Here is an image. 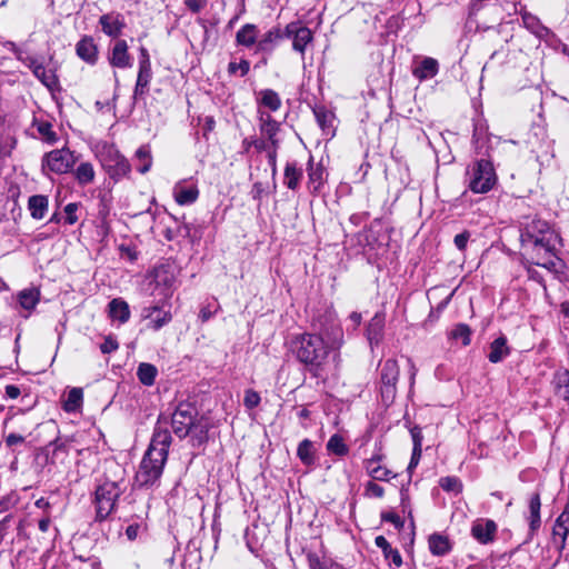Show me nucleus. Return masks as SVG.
Segmentation results:
<instances>
[{"mask_svg":"<svg viewBox=\"0 0 569 569\" xmlns=\"http://www.w3.org/2000/svg\"><path fill=\"white\" fill-rule=\"evenodd\" d=\"M468 188L473 193H487L497 182V176L490 161L481 159L473 162L467 171Z\"/></svg>","mask_w":569,"mask_h":569,"instance_id":"nucleus-6","label":"nucleus"},{"mask_svg":"<svg viewBox=\"0 0 569 569\" xmlns=\"http://www.w3.org/2000/svg\"><path fill=\"white\" fill-rule=\"evenodd\" d=\"M470 232L463 231L459 234H457L453 239L455 246L460 250L463 251L467 248V243L470 239Z\"/></svg>","mask_w":569,"mask_h":569,"instance_id":"nucleus-52","label":"nucleus"},{"mask_svg":"<svg viewBox=\"0 0 569 569\" xmlns=\"http://www.w3.org/2000/svg\"><path fill=\"white\" fill-rule=\"evenodd\" d=\"M540 527V513L530 515V529L532 531L537 530Z\"/></svg>","mask_w":569,"mask_h":569,"instance_id":"nucleus-64","label":"nucleus"},{"mask_svg":"<svg viewBox=\"0 0 569 569\" xmlns=\"http://www.w3.org/2000/svg\"><path fill=\"white\" fill-rule=\"evenodd\" d=\"M4 440H6V445L8 447H13V446L23 443L24 437L17 435V433H9L8 436H6Z\"/></svg>","mask_w":569,"mask_h":569,"instance_id":"nucleus-57","label":"nucleus"},{"mask_svg":"<svg viewBox=\"0 0 569 569\" xmlns=\"http://www.w3.org/2000/svg\"><path fill=\"white\" fill-rule=\"evenodd\" d=\"M497 526L492 520H477L471 528L472 537L480 543H488L493 540Z\"/></svg>","mask_w":569,"mask_h":569,"instance_id":"nucleus-15","label":"nucleus"},{"mask_svg":"<svg viewBox=\"0 0 569 569\" xmlns=\"http://www.w3.org/2000/svg\"><path fill=\"white\" fill-rule=\"evenodd\" d=\"M102 167L112 179H119L130 172L128 160L112 146L104 144L98 153Z\"/></svg>","mask_w":569,"mask_h":569,"instance_id":"nucleus-7","label":"nucleus"},{"mask_svg":"<svg viewBox=\"0 0 569 569\" xmlns=\"http://www.w3.org/2000/svg\"><path fill=\"white\" fill-rule=\"evenodd\" d=\"M94 169L90 162H82L74 171V177L79 184L87 186L94 180Z\"/></svg>","mask_w":569,"mask_h":569,"instance_id":"nucleus-35","label":"nucleus"},{"mask_svg":"<svg viewBox=\"0 0 569 569\" xmlns=\"http://www.w3.org/2000/svg\"><path fill=\"white\" fill-rule=\"evenodd\" d=\"M140 61L139 66H151L150 56L144 47L140 48Z\"/></svg>","mask_w":569,"mask_h":569,"instance_id":"nucleus-61","label":"nucleus"},{"mask_svg":"<svg viewBox=\"0 0 569 569\" xmlns=\"http://www.w3.org/2000/svg\"><path fill=\"white\" fill-rule=\"evenodd\" d=\"M284 36L292 38L293 50L305 53L306 47L312 41L313 34L311 30L305 26H300L298 22H291L287 24L284 29Z\"/></svg>","mask_w":569,"mask_h":569,"instance_id":"nucleus-10","label":"nucleus"},{"mask_svg":"<svg viewBox=\"0 0 569 569\" xmlns=\"http://www.w3.org/2000/svg\"><path fill=\"white\" fill-rule=\"evenodd\" d=\"M368 475L379 481H388L391 478H395L396 475L392 473L391 470L387 469L386 467L378 466L377 468H371V466L368 467Z\"/></svg>","mask_w":569,"mask_h":569,"instance_id":"nucleus-43","label":"nucleus"},{"mask_svg":"<svg viewBox=\"0 0 569 569\" xmlns=\"http://www.w3.org/2000/svg\"><path fill=\"white\" fill-rule=\"evenodd\" d=\"M143 316L150 319L149 327L153 330H159L161 327L169 323L172 318L169 311L160 312L158 307L144 308Z\"/></svg>","mask_w":569,"mask_h":569,"instance_id":"nucleus-20","label":"nucleus"},{"mask_svg":"<svg viewBox=\"0 0 569 569\" xmlns=\"http://www.w3.org/2000/svg\"><path fill=\"white\" fill-rule=\"evenodd\" d=\"M376 546L379 547L386 559L391 560L396 568L401 567L402 558L397 549H392L388 540L383 536H378L375 539Z\"/></svg>","mask_w":569,"mask_h":569,"instance_id":"nucleus-29","label":"nucleus"},{"mask_svg":"<svg viewBox=\"0 0 569 569\" xmlns=\"http://www.w3.org/2000/svg\"><path fill=\"white\" fill-rule=\"evenodd\" d=\"M4 393H6L7 398H9V399H17L20 396L21 390L17 386L8 385L4 388Z\"/></svg>","mask_w":569,"mask_h":569,"instance_id":"nucleus-59","label":"nucleus"},{"mask_svg":"<svg viewBox=\"0 0 569 569\" xmlns=\"http://www.w3.org/2000/svg\"><path fill=\"white\" fill-rule=\"evenodd\" d=\"M471 330L465 323H459L451 331V338L455 340H461L463 346H468L470 343Z\"/></svg>","mask_w":569,"mask_h":569,"instance_id":"nucleus-42","label":"nucleus"},{"mask_svg":"<svg viewBox=\"0 0 569 569\" xmlns=\"http://www.w3.org/2000/svg\"><path fill=\"white\" fill-rule=\"evenodd\" d=\"M438 61L433 58L426 57L412 69V74L420 81H423L433 78L438 73Z\"/></svg>","mask_w":569,"mask_h":569,"instance_id":"nucleus-17","label":"nucleus"},{"mask_svg":"<svg viewBox=\"0 0 569 569\" xmlns=\"http://www.w3.org/2000/svg\"><path fill=\"white\" fill-rule=\"evenodd\" d=\"M48 198L46 196L37 194L29 198L28 208L30 214L34 219H42L48 209Z\"/></svg>","mask_w":569,"mask_h":569,"instance_id":"nucleus-27","label":"nucleus"},{"mask_svg":"<svg viewBox=\"0 0 569 569\" xmlns=\"http://www.w3.org/2000/svg\"><path fill=\"white\" fill-rule=\"evenodd\" d=\"M385 490L381 486L377 485L373 481H369L366 485V495L369 497L382 498Z\"/></svg>","mask_w":569,"mask_h":569,"instance_id":"nucleus-49","label":"nucleus"},{"mask_svg":"<svg viewBox=\"0 0 569 569\" xmlns=\"http://www.w3.org/2000/svg\"><path fill=\"white\" fill-rule=\"evenodd\" d=\"M109 316L112 320H117L120 323H126L130 318L129 305L120 299L116 298L109 302Z\"/></svg>","mask_w":569,"mask_h":569,"instance_id":"nucleus-21","label":"nucleus"},{"mask_svg":"<svg viewBox=\"0 0 569 569\" xmlns=\"http://www.w3.org/2000/svg\"><path fill=\"white\" fill-rule=\"evenodd\" d=\"M40 290L36 287L26 288L17 293L20 308L26 311L23 317H29L40 301Z\"/></svg>","mask_w":569,"mask_h":569,"instance_id":"nucleus-13","label":"nucleus"},{"mask_svg":"<svg viewBox=\"0 0 569 569\" xmlns=\"http://www.w3.org/2000/svg\"><path fill=\"white\" fill-rule=\"evenodd\" d=\"M167 423L168 419L161 415L158 419V426L154 429L149 448L136 473V482L139 487L153 486L162 475L171 443V436L166 428Z\"/></svg>","mask_w":569,"mask_h":569,"instance_id":"nucleus-2","label":"nucleus"},{"mask_svg":"<svg viewBox=\"0 0 569 569\" xmlns=\"http://www.w3.org/2000/svg\"><path fill=\"white\" fill-rule=\"evenodd\" d=\"M32 73L48 88H53L57 84V77L54 73L48 71L42 63L40 66H34V71Z\"/></svg>","mask_w":569,"mask_h":569,"instance_id":"nucleus-40","label":"nucleus"},{"mask_svg":"<svg viewBox=\"0 0 569 569\" xmlns=\"http://www.w3.org/2000/svg\"><path fill=\"white\" fill-rule=\"evenodd\" d=\"M508 355H509V348L507 346V340L505 337H499L491 342L490 351L488 355V359L490 362L497 363V362L501 361Z\"/></svg>","mask_w":569,"mask_h":569,"instance_id":"nucleus-26","label":"nucleus"},{"mask_svg":"<svg viewBox=\"0 0 569 569\" xmlns=\"http://www.w3.org/2000/svg\"><path fill=\"white\" fill-rule=\"evenodd\" d=\"M119 348L118 341L111 336L106 337L104 341L100 345L102 353H111Z\"/></svg>","mask_w":569,"mask_h":569,"instance_id":"nucleus-48","label":"nucleus"},{"mask_svg":"<svg viewBox=\"0 0 569 569\" xmlns=\"http://www.w3.org/2000/svg\"><path fill=\"white\" fill-rule=\"evenodd\" d=\"M184 4L192 12H199L204 8L206 0H184Z\"/></svg>","mask_w":569,"mask_h":569,"instance_id":"nucleus-56","label":"nucleus"},{"mask_svg":"<svg viewBox=\"0 0 569 569\" xmlns=\"http://www.w3.org/2000/svg\"><path fill=\"white\" fill-rule=\"evenodd\" d=\"M213 313L214 311H212L209 306H206L201 308L199 318L202 322H206L212 317Z\"/></svg>","mask_w":569,"mask_h":569,"instance_id":"nucleus-63","label":"nucleus"},{"mask_svg":"<svg viewBox=\"0 0 569 569\" xmlns=\"http://www.w3.org/2000/svg\"><path fill=\"white\" fill-rule=\"evenodd\" d=\"M308 177L309 183L317 191L325 182L326 171L321 163H315L313 158L311 157L308 161Z\"/></svg>","mask_w":569,"mask_h":569,"instance_id":"nucleus-25","label":"nucleus"},{"mask_svg":"<svg viewBox=\"0 0 569 569\" xmlns=\"http://www.w3.org/2000/svg\"><path fill=\"white\" fill-rule=\"evenodd\" d=\"M83 393L80 388H72L63 403V409L68 412L76 411L81 407Z\"/></svg>","mask_w":569,"mask_h":569,"instance_id":"nucleus-37","label":"nucleus"},{"mask_svg":"<svg viewBox=\"0 0 569 569\" xmlns=\"http://www.w3.org/2000/svg\"><path fill=\"white\" fill-rule=\"evenodd\" d=\"M316 118L321 127H325L331 121L332 114L325 109L315 110Z\"/></svg>","mask_w":569,"mask_h":569,"instance_id":"nucleus-53","label":"nucleus"},{"mask_svg":"<svg viewBox=\"0 0 569 569\" xmlns=\"http://www.w3.org/2000/svg\"><path fill=\"white\" fill-rule=\"evenodd\" d=\"M4 47H6L8 50L12 51V52L16 54V57H17V59H18V60H20V61H24V60H23L22 52L18 49V47L16 46V43H14V42L8 41V42H6V43H4Z\"/></svg>","mask_w":569,"mask_h":569,"instance_id":"nucleus-62","label":"nucleus"},{"mask_svg":"<svg viewBox=\"0 0 569 569\" xmlns=\"http://www.w3.org/2000/svg\"><path fill=\"white\" fill-rule=\"evenodd\" d=\"M171 427L179 438L191 437L193 445L207 440L208 423L190 402H180L171 415Z\"/></svg>","mask_w":569,"mask_h":569,"instance_id":"nucleus-4","label":"nucleus"},{"mask_svg":"<svg viewBox=\"0 0 569 569\" xmlns=\"http://www.w3.org/2000/svg\"><path fill=\"white\" fill-rule=\"evenodd\" d=\"M124 490L126 485L122 479H106L96 488L93 499L96 520L103 521L114 511L117 501Z\"/></svg>","mask_w":569,"mask_h":569,"instance_id":"nucleus-5","label":"nucleus"},{"mask_svg":"<svg viewBox=\"0 0 569 569\" xmlns=\"http://www.w3.org/2000/svg\"><path fill=\"white\" fill-rule=\"evenodd\" d=\"M109 62L112 67L126 69L132 66L131 57L128 52V44L124 40H118L110 53Z\"/></svg>","mask_w":569,"mask_h":569,"instance_id":"nucleus-14","label":"nucleus"},{"mask_svg":"<svg viewBox=\"0 0 569 569\" xmlns=\"http://www.w3.org/2000/svg\"><path fill=\"white\" fill-rule=\"evenodd\" d=\"M342 342V332L337 328L330 342H326L320 335L305 333L292 340V349L300 362L318 371L326 363L329 351L340 348Z\"/></svg>","mask_w":569,"mask_h":569,"instance_id":"nucleus-3","label":"nucleus"},{"mask_svg":"<svg viewBox=\"0 0 569 569\" xmlns=\"http://www.w3.org/2000/svg\"><path fill=\"white\" fill-rule=\"evenodd\" d=\"M173 196L178 204H191L198 199L199 190L194 186L186 188L178 183L173 189Z\"/></svg>","mask_w":569,"mask_h":569,"instance_id":"nucleus-22","label":"nucleus"},{"mask_svg":"<svg viewBox=\"0 0 569 569\" xmlns=\"http://www.w3.org/2000/svg\"><path fill=\"white\" fill-rule=\"evenodd\" d=\"M327 449L337 456H346L349 452V448L345 443L343 438L337 433L331 436L328 440Z\"/></svg>","mask_w":569,"mask_h":569,"instance_id":"nucleus-39","label":"nucleus"},{"mask_svg":"<svg viewBox=\"0 0 569 569\" xmlns=\"http://www.w3.org/2000/svg\"><path fill=\"white\" fill-rule=\"evenodd\" d=\"M382 519L395 525L396 528L401 529L403 527V520L393 512L382 515Z\"/></svg>","mask_w":569,"mask_h":569,"instance_id":"nucleus-54","label":"nucleus"},{"mask_svg":"<svg viewBox=\"0 0 569 569\" xmlns=\"http://www.w3.org/2000/svg\"><path fill=\"white\" fill-rule=\"evenodd\" d=\"M258 28L257 26L252 23H247L243 27H241L237 34H236V41L238 44L243 47H252L253 44H257V38H258Z\"/></svg>","mask_w":569,"mask_h":569,"instance_id":"nucleus-23","label":"nucleus"},{"mask_svg":"<svg viewBox=\"0 0 569 569\" xmlns=\"http://www.w3.org/2000/svg\"><path fill=\"white\" fill-rule=\"evenodd\" d=\"M76 163V158L69 149H57L44 154L42 159V170L57 174L68 172Z\"/></svg>","mask_w":569,"mask_h":569,"instance_id":"nucleus-8","label":"nucleus"},{"mask_svg":"<svg viewBox=\"0 0 569 569\" xmlns=\"http://www.w3.org/2000/svg\"><path fill=\"white\" fill-rule=\"evenodd\" d=\"M140 529L141 527L138 523L130 525L126 530V536L129 540H134L138 537Z\"/></svg>","mask_w":569,"mask_h":569,"instance_id":"nucleus-60","label":"nucleus"},{"mask_svg":"<svg viewBox=\"0 0 569 569\" xmlns=\"http://www.w3.org/2000/svg\"><path fill=\"white\" fill-rule=\"evenodd\" d=\"M259 130L261 136L266 137L271 146L274 148L279 147V140L277 133L280 129L279 122H277L269 112L258 109Z\"/></svg>","mask_w":569,"mask_h":569,"instance_id":"nucleus-11","label":"nucleus"},{"mask_svg":"<svg viewBox=\"0 0 569 569\" xmlns=\"http://www.w3.org/2000/svg\"><path fill=\"white\" fill-rule=\"evenodd\" d=\"M429 549L435 556H443L450 550V542L447 537L433 533L429 537Z\"/></svg>","mask_w":569,"mask_h":569,"instance_id":"nucleus-33","label":"nucleus"},{"mask_svg":"<svg viewBox=\"0 0 569 569\" xmlns=\"http://www.w3.org/2000/svg\"><path fill=\"white\" fill-rule=\"evenodd\" d=\"M386 318L383 313L377 312L369 321L366 336L370 347L378 346L383 338Z\"/></svg>","mask_w":569,"mask_h":569,"instance_id":"nucleus-12","label":"nucleus"},{"mask_svg":"<svg viewBox=\"0 0 569 569\" xmlns=\"http://www.w3.org/2000/svg\"><path fill=\"white\" fill-rule=\"evenodd\" d=\"M297 456L305 466H312L315 463L313 443L309 439L302 440L298 446Z\"/></svg>","mask_w":569,"mask_h":569,"instance_id":"nucleus-34","label":"nucleus"},{"mask_svg":"<svg viewBox=\"0 0 569 569\" xmlns=\"http://www.w3.org/2000/svg\"><path fill=\"white\" fill-rule=\"evenodd\" d=\"M243 402L247 408L253 409L260 403V396L254 390H247Z\"/></svg>","mask_w":569,"mask_h":569,"instance_id":"nucleus-47","label":"nucleus"},{"mask_svg":"<svg viewBox=\"0 0 569 569\" xmlns=\"http://www.w3.org/2000/svg\"><path fill=\"white\" fill-rule=\"evenodd\" d=\"M258 149H263L268 151V160L269 164L271 166L272 170L276 171V164H277V149L274 146L266 144V142L261 141L256 144Z\"/></svg>","mask_w":569,"mask_h":569,"instance_id":"nucleus-45","label":"nucleus"},{"mask_svg":"<svg viewBox=\"0 0 569 569\" xmlns=\"http://www.w3.org/2000/svg\"><path fill=\"white\" fill-rule=\"evenodd\" d=\"M78 210V204L77 203H68L66 207H64V212H66V221L69 223V224H73L77 222L78 220V217L76 214Z\"/></svg>","mask_w":569,"mask_h":569,"instance_id":"nucleus-51","label":"nucleus"},{"mask_svg":"<svg viewBox=\"0 0 569 569\" xmlns=\"http://www.w3.org/2000/svg\"><path fill=\"white\" fill-rule=\"evenodd\" d=\"M307 560L311 569H333L338 565L329 559L320 558L315 552H308Z\"/></svg>","mask_w":569,"mask_h":569,"instance_id":"nucleus-41","label":"nucleus"},{"mask_svg":"<svg viewBox=\"0 0 569 569\" xmlns=\"http://www.w3.org/2000/svg\"><path fill=\"white\" fill-rule=\"evenodd\" d=\"M302 176V170L298 168L296 163H287L284 168L283 183L287 188L296 190L300 184Z\"/></svg>","mask_w":569,"mask_h":569,"instance_id":"nucleus-30","label":"nucleus"},{"mask_svg":"<svg viewBox=\"0 0 569 569\" xmlns=\"http://www.w3.org/2000/svg\"><path fill=\"white\" fill-rule=\"evenodd\" d=\"M440 487L448 492L459 493L462 490V483L456 477H445L439 481Z\"/></svg>","mask_w":569,"mask_h":569,"instance_id":"nucleus-44","label":"nucleus"},{"mask_svg":"<svg viewBox=\"0 0 569 569\" xmlns=\"http://www.w3.org/2000/svg\"><path fill=\"white\" fill-rule=\"evenodd\" d=\"M38 131L41 134V137L48 142H54L57 139V136L52 130V126L48 122L40 123L38 126Z\"/></svg>","mask_w":569,"mask_h":569,"instance_id":"nucleus-46","label":"nucleus"},{"mask_svg":"<svg viewBox=\"0 0 569 569\" xmlns=\"http://www.w3.org/2000/svg\"><path fill=\"white\" fill-rule=\"evenodd\" d=\"M136 158L140 162L138 167V171L140 173H146L150 170L152 164L151 151L148 146L140 147L136 152Z\"/></svg>","mask_w":569,"mask_h":569,"instance_id":"nucleus-38","label":"nucleus"},{"mask_svg":"<svg viewBox=\"0 0 569 569\" xmlns=\"http://www.w3.org/2000/svg\"><path fill=\"white\" fill-rule=\"evenodd\" d=\"M399 366L395 359L385 361L380 379H381V396L385 401H392L396 396V385L399 379Z\"/></svg>","mask_w":569,"mask_h":569,"instance_id":"nucleus-9","label":"nucleus"},{"mask_svg":"<svg viewBox=\"0 0 569 569\" xmlns=\"http://www.w3.org/2000/svg\"><path fill=\"white\" fill-rule=\"evenodd\" d=\"M411 437L413 440V448H416V453L421 452L422 446V435L419 428L411 429Z\"/></svg>","mask_w":569,"mask_h":569,"instance_id":"nucleus-55","label":"nucleus"},{"mask_svg":"<svg viewBox=\"0 0 569 569\" xmlns=\"http://www.w3.org/2000/svg\"><path fill=\"white\" fill-rule=\"evenodd\" d=\"M100 24L102 31L113 38H117L121 34L122 29L124 27V22L118 14H103L100 18Z\"/></svg>","mask_w":569,"mask_h":569,"instance_id":"nucleus-19","label":"nucleus"},{"mask_svg":"<svg viewBox=\"0 0 569 569\" xmlns=\"http://www.w3.org/2000/svg\"><path fill=\"white\" fill-rule=\"evenodd\" d=\"M152 78L151 66H139L137 83L134 87V98L143 96Z\"/></svg>","mask_w":569,"mask_h":569,"instance_id":"nucleus-28","label":"nucleus"},{"mask_svg":"<svg viewBox=\"0 0 569 569\" xmlns=\"http://www.w3.org/2000/svg\"><path fill=\"white\" fill-rule=\"evenodd\" d=\"M157 368L151 363H140L138 367L137 376L140 382L144 386H152L157 377Z\"/></svg>","mask_w":569,"mask_h":569,"instance_id":"nucleus-36","label":"nucleus"},{"mask_svg":"<svg viewBox=\"0 0 569 569\" xmlns=\"http://www.w3.org/2000/svg\"><path fill=\"white\" fill-rule=\"evenodd\" d=\"M281 38V30L279 28H272L257 42V50L261 52H271Z\"/></svg>","mask_w":569,"mask_h":569,"instance_id":"nucleus-24","label":"nucleus"},{"mask_svg":"<svg viewBox=\"0 0 569 569\" xmlns=\"http://www.w3.org/2000/svg\"><path fill=\"white\" fill-rule=\"evenodd\" d=\"M553 540L559 550L566 547V539L569 533V512H562L556 520L553 526Z\"/></svg>","mask_w":569,"mask_h":569,"instance_id":"nucleus-16","label":"nucleus"},{"mask_svg":"<svg viewBox=\"0 0 569 569\" xmlns=\"http://www.w3.org/2000/svg\"><path fill=\"white\" fill-rule=\"evenodd\" d=\"M521 244L531 250L532 262L548 269L555 268L553 261L556 246L560 242L559 236L545 220L535 217H525L521 222Z\"/></svg>","mask_w":569,"mask_h":569,"instance_id":"nucleus-1","label":"nucleus"},{"mask_svg":"<svg viewBox=\"0 0 569 569\" xmlns=\"http://www.w3.org/2000/svg\"><path fill=\"white\" fill-rule=\"evenodd\" d=\"M249 67H250L249 62L246 60H242L240 63L230 62L228 70L230 73H237L238 71H240V76H244L248 73Z\"/></svg>","mask_w":569,"mask_h":569,"instance_id":"nucleus-50","label":"nucleus"},{"mask_svg":"<svg viewBox=\"0 0 569 569\" xmlns=\"http://www.w3.org/2000/svg\"><path fill=\"white\" fill-rule=\"evenodd\" d=\"M556 393L563 400H569V371H558L553 378Z\"/></svg>","mask_w":569,"mask_h":569,"instance_id":"nucleus-32","label":"nucleus"},{"mask_svg":"<svg viewBox=\"0 0 569 569\" xmlns=\"http://www.w3.org/2000/svg\"><path fill=\"white\" fill-rule=\"evenodd\" d=\"M540 507H541L540 496H539V493H535L531 497L530 503H529L530 515L540 513Z\"/></svg>","mask_w":569,"mask_h":569,"instance_id":"nucleus-58","label":"nucleus"},{"mask_svg":"<svg viewBox=\"0 0 569 569\" xmlns=\"http://www.w3.org/2000/svg\"><path fill=\"white\" fill-rule=\"evenodd\" d=\"M260 99H259V108L264 107L269 109L270 111H277L281 107V99L279 94L271 90V89H264L259 92Z\"/></svg>","mask_w":569,"mask_h":569,"instance_id":"nucleus-31","label":"nucleus"},{"mask_svg":"<svg viewBox=\"0 0 569 569\" xmlns=\"http://www.w3.org/2000/svg\"><path fill=\"white\" fill-rule=\"evenodd\" d=\"M77 54L86 62L93 64L98 58V49L92 38H82L76 47Z\"/></svg>","mask_w":569,"mask_h":569,"instance_id":"nucleus-18","label":"nucleus"}]
</instances>
